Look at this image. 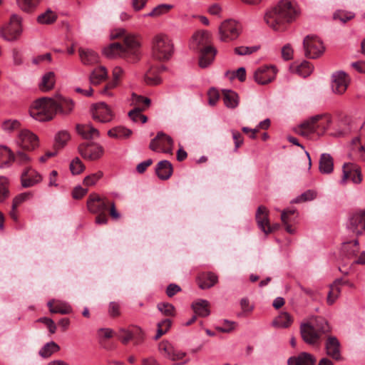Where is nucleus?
<instances>
[{"mask_svg":"<svg viewBox=\"0 0 365 365\" xmlns=\"http://www.w3.org/2000/svg\"><path fill=\"white\" fill-rule=\"evenodd\" d=\"M298 15L295 5L289 0H282L264 15V21L273 30L284 31L287 23L292 22Z\"/></svg>","mask_w":365,"mask_h":365,"instance_id":"f257e3e1","label":"nucleus"},{"mask_svg":"<svg viewBox=\"0 0 365 365\" xmlns=\"http://www.w3.org/2000/svg\"><path fill=\"white\" fill-rule=\"evenodd\" d=\"M330 331L327 321L320 317H315L300 325V334L305 343L312 346H318L320 344L323 334Z\"/></svg>","mask_w":365,"mask_h":365,"instance_id":"f03ea898","label":"nucleus"},{"mask_svg":"<svg viewBox=\"0 0 365 365\" xmlns=\"http://www.w3.org/2000/svg\"><path fill=\"white\" fill-rule=\"evenodd\" d=\"M139 43L133 36L125 37L124 44L118 42L110 43L103 50V54L108 58L122 57L135 61L139 54Z\"/></svg>","mask_w":365,"mask_h":365,"instance_id":"7ed1b4c3","label":"nucleus"},{"mask_svg":"<svg viewBox=\"0 0 365 365\" xmlns=\"http://www.w3.org/2000/svg\"><path fill=\"white\" fill-rule=\"evenodd\" d=\"M57 112V101L43 97L36 100L29 109L30 115L35 120L44 122L53 118Z\"/></svg>","mask_w":365,"mask_h":365,"instance_id":"20e7f679","label":"nucleus"},{"mask_svg":"<svg viewBox=\"0 0 365 365\" xmlns=\"http://www.w3.org/2000/svg\"><path fill=\"white\" fill-rule=\"evenodd\" d=\"M153 56L160 60H168L173 53V44L169 37L164 34L155 36L153 41Z\"/></svg>","mask_w":365,"mask_h":365,"instance_id":"39448f33","label":"nucleus"},{"mask_svg":"<svg viewBox=\"0 0 365 365\" xmlns=\"http://www.w3.org/2000/svg\"><path fill=\"white\" fill-rule=\"evenodd\" d=\"M346 228L356 236L365 235V207L356 209L349 214Z\"/></svg>","mask_w":365,"mask_h":365,"instance_id":"423d86ee","label":"nucleus"},{"mask_svg":"<svg viewBox=\"0 0 365 365\" xmlns=\"http://www.w3.org/2000/svg\"><path fill=\"white\" fill-rule=\"evenodd\" d=\"M242 30L240 24L229 19L222 23L219 28L220 39L222 41H229L236 39Z\"/></svg>","mask_w":365,"mask_h":365,"instance_id":"0eeeda50","label":"nucleus"},{"mask_svg":"<svg viewBox=\"0 0 365 365\" xmlns=\"http://www.w3.org/2000/svg\"><path fill=\"white\" fill-rule=\"evenodd\" d=\"M305 56L310 58L319 57L324 51L322 41L316 36L308 35L303 41Z\"/></svg>","mask_w":365,"mask_h":365,"instance_id":"6e6552de","label":"nucleus"},{"mask_svg":"<svg viewBox=\"0 0 365 365\" xmlns=\"http://www.w3.org/2000/svg\"><path fill=\"white\" fill-rule=\"evenodd\" d=\"M22 19L17 14H12L9 24L1 31L2 37L7 41H14L19 38L22 32Z\"/></svg>","mask_w":365,"mask_h":365,"instance_id":"1a4fd4ad","label":"nucleus"},{"mask_svg":"<svg viewBox=\"0 0 365 365\" xmlns=\"http://www.w3.org/2000/svg\"><path fill=\"white\" fill-rule=\"evenodd\" d=\"M16 144L24 150L31 151L38 147V138L31 130L23 129L18 134Z\"/></svg>","mask_w":365,"mask_h":365,"instance_id":"9d476101","label":"nucleus"},{"mask_svg":"<svg viewBox=\"0 0 365 365\" xmlns=\"http://www.w3.org/2000/svg\"><path fill=\"white\" fill-rule=\"evenodd\" d=\"M323 118L322 115H317L311 117L304 121L295 128V132L303 136L308 138L312 133H317L319 135V127L321 125L318 122Z\"/></svg>","mask_w":365,"mask_h":365,"instance_id":"9b49d317","label":"nucleus"},{"mask_svg":"<svg viewBox=\"0 0 365 365\" xmlns=\"http://www.w3.org/2000/svg\"><path fill=\"white\" fill-rule=\"evenodd\" d=\"M78 151L84 159L96 160L103 155V148L98 143H83L78 145Z\"/></svg>","mask_w":365,"mask_h":365,"instance_id":"f8f14e48","label":"nucleus"},{"mask_svg":"<svg viewBox=\"0 0 365 365\" xmlns=\"http://www.w3.org/2000/svg\"><path fill=\"white\" fill-rule=\"evenodd\" d=\"M91 113L95 120L103 123L112 121L114 116L110 108L103 102L93 105L91 109Z\"/></svg>","mask_w":365,"mask_h":365,"instance_id":"ddd939ff","label":"nucleus"},{"mask_svg":"<svg viewBox=\"0 0 365 365\" xmlns=\"http://www.w3.org/2000/svg\"><path fill=\"white\" fill-rule=\"evenodd\" d=\"M173 144V141L171 137L163 132H159L156 137L151 140L149 148L153 151L160 150L163 153H171Z\"/></svg>","mask_w":365,"mask_h":365,"instance_id":"4468645a","label":"nucleus"},{"mask_svg":"<svg viewBox=\"0 0 365 365\" xmlns=\"http://www.w3.org/2000/svg\"><path fill=\"white\" fill-rule=\"evenodd\" d=\"M342 178L340 180V184L342 185H346L348 180H351L355 184H359L362 180L360 169L355 164L344 163L342 167Z\"/></svg>","mask_w":365,"mask_h":365,"instance_id":"2eb2a0df","label":"nucleus"},{"mask_svg":"<svg viewBox=\"0 0 365 365\" xmlns=\"http://www.w3.org/2000/svg\"><path fill=\"white\" fill-rule=\"evenodd\" d=\"M331 90L335 94L341 95L344 93L349 84L350 79L348 75L344 71H336L331 76Z\"/></svg>","mask_w":365,"mask_h":365,"instance_id":"dca6fc26","label":"nucleus"},{"mask_svg":"<svg viewBox=\"0 0 365 365\" xmlns=\"http://www.w3.org/2000/svg\"><path fill=\"white\" fill-rule=\"evenodd\" d=\"M109 205V201L105 198L100 197L96 193L90 194L87 200V208L91 213L106 212Z\"/></svg>","mask_w":365,"mask_h":365,"instance_id":"f3484780","label":"nucleus"},{"mask_svg":"<svg viewBox=\"0 0 365 365\" xmlns=\"http://www.w3.org/2000/svg\"><path fill=\"white\" fill-rule=\"evenodd\" d=\"M158 351L164 357L173 361L181 360L186 356L185 351L175 349L168 341H163L158 344Z\"/></svg>","mask_w":365,"mask_h":365,"instance_id":"a211bd4d","label":"nucleus"},{"mask_svg":"<svg viewBox=\"0 0 365 365\" xmlns=\"http://www.w3.org/2000/svg\"><path fill=\"white\" fill-rule=\"evenodd\" d=\"M277 69L273 66H264L259 68L254 73L255 81L262 85L271 82L274 78Z\"/></svg>","mask_w":365,"mask_h":365,"instance_id":"6ab92c4d","label":"nucleus"},{"mask_svg":"<svg viewBox=\"0 0 365 365\" xmlns=\"http://www.w3.org/2000/svg\"><path fill=\"white\" fill-rule=\"evenodd\" d=\"M269 211L266 207L260 205L256 212V221L259 228L266 235L272 232V229L269 222Z\"/></svg>","mask_w":365,"mask_h":365,"instance_id":"aec40b11","label":"nucleus"},{"mask_svg":"<svg viewBox=\"0 0 365 365\" xmlns=\"http://www.w3.org/2000/svg\"><path fill=\"white\" fill-rule=\"evenodd\" d=\"M211 42V34L207 31H197L192 36L190 46L193 50L199 51L200 48L205 46H212L210 43Z\"/></svg>","mask_w":365,"mask_h":365,"instance_id":"412c9836","label":"nucleus"},{"mask_svg":"<svg viewBox=\"0 0 365 365\" xmlns=\"http://www.w3.org/2000/svg\"><path fill=\"white\" fill-rule=\"evenodd\" d=\"M217 49L213 46H205L199 50L198 65L202 68L210 66L214 61Z\"/></svg>","mask_w":365,"mask_h":365,"instance_id":"4be33fe9","label":"nucleus"},{"mask_svg":"<svg viewBox=\"0 0 365 365\" xmlns=\"http://www.w3.org/2000/svg\"><path fill=\"white\" fill-rule=\"evenodd\" d=\"M326 353L333 359L340 361L341 359L340 351V343L336 337L329 336L325 344Z\"/></svg>","mask_w":365,"mask_h":365,"instance_id":"5701e85b","label":"nucleus"},{"mask_svg":"<svg viewBox=\"0 0 365 365\" xmlns=\"http://www.w3.org/2000/svg\"><path fill=\"white\" fill-rule=\"evenodd\" d=\"M197 282L200 289H210L218 282V277L212 272H202L197 277Z\"/></svg>","mask_w":365,"mask_h":365,"instance_id":"b1692460","label":"nucleus"},{"mask_svg":"<svg viewBox=\"0 0 365 365\" xmlns=\"http://www.w3.org/2000/svg\"><path fill=\"white\" fill-rule=\"evenodd\" d=\"M41 180V176L30 167L26 168L21 175V183L24 187H32Z\"/></svg>","mask_w":365,"mask_h":365,"instance_id":"393cba45","label":"nucleus"},{"mask_svg":"<svg viewBox=\"0 0 365 365\" xmlns=\"http://www.w3.org/2000/svg\"><path fill=\"white\" fill-rule=\"evenodd\" d=\"M165 70V66H153L145 73L144 80L146 84L155 86L161 83V78L159 75L161 72Z\"/></svg>","mask_w":365,"mask_h":365,"instance_id":"a878e982","label":"nucleus"},{"mask_svg":"<svg viewBox=\"0 0 365 365\" xmlns=\"http://www.w3.org/2000/svg\"><path fill=\"white\" fill-rule=\"evenodd\" d=\"M76 128L77 133L86 140L94 139L100 135L98 130L91 124H77Z\"/></svg>","mask_w":365,"mask_h":365,"instance_id":"bb28decb","label":"nucleus"},{"mask_svg":"<svg viewBox=\"0 0 365 365\" xmlns=\"http://www.w3.org/2000/svg\"><path fill=\"white\" fill-rule=\"evenodd\" d=\"M316 358L307 352H302L297 356L288 359V365H315Z\"/></svg>","mask_w":365,"mask_h":365,"instance_id":"cd10ccee","label":"nucleus"},{"mask_svg":"<svg viewBox=\"0 0 365 365\" xmlns=\"http://www.w3.org/2000/svg\"><path fill=\"white\" fill-rule=\"evenodd\" d=\"M319 170L322 174L329 175L334 170V159L329 153H322L319 160Z\"/></svg>","mask_w":365,"mask_h":365,"instance_id":"c85d7f7f","label":"nucleus"},{"mask_svg":"<svg viewBox=\"0 0 365 365\" xmlns=\"http://www.w3.org/2000/svg\"><path fill=\"white\" fill-rule=\"evenodd\" d=\"M49 311L52 314H68L72 312L71 307L66 302L50 300L47 303Z\"/></svg>","mask_w":365,"mask_h":365,"instance_id":"c756f323","label":"nucleus"},{"mask_svg":"<svg viewBox=\"0 0 365 365\" xmlns=\"http://www.w3.org/2000/svg\"><path fill=\"white\" fill-rule=\"evenodd\" d=\"M173 172L172 164L168 160L160 161L155 168L156 175L160 179L163 180L169 179Z\"/></svg>","mask_w":365,"mask_h":365,"instance_id":"7c9ffc66","label":"nucleus"},{"mask_svg":"<svg viewBox=\"0 0 365 365\" xmlns=\"http://www.w3.org/2000/svg\"><path fill=\"white\" fill-rule=\"evenodd\" d=\"M192 308L195 314L200 317L210 315V302L205 299H197L192 304Z\"/></svg>","mask_w":365,"mask_h":365,"instance_id":"2f4dec72","label":"nucleus"},{"mask_svg":"<svg viewBox=\"0 0 365 365\" xmlns=\"http://www.w3.org/2000/svg\"><path fill=\"white\" fill-rule=\"evenodd\" d=\"M56 83V75L53 71L46 73L41 78L38 84L39 89L42 91H48L54 88Z\"/></svg>","mask_w":365,"mask_h":365,"instance_id":"473e14b6","label":"nucleus"},{"mask_svg":"<svg viewBox=\"0 0 365 365\" xmlns=\"http://www.w3.org/2000/svg\"><path fill=\"white\" fill-rule=\"evenodd\" d=\"M78 51L81 61L83 64L91 65L98 62V56L93 50L80 48Z\"/></svg>","mask_w":365,"mask_h":365,"instance_id":"72a5a7b5","label":"nucleus"},{"mask_svg":"<svg viewBox=\"0 0 365 365\" xmlns=\"http://www.w3.org/2000/svg\"><path fill=\"white\" fill-rule=\"evenodd\" d=\"M359 251V245L357 240L344 243L341 247L342 255L349 259L356 256Z\"/></svg>","mask_w":365,"mask_h":365,"instance_id":"f704fd0d","label":"nucleus"},{"mask_svg":"<svg viewBox=\"0 0 365 365\" xmlns=\"http://www.w3.org/2000/svg\"><path fill=\"white\" fill-rule=\"evenodd\" d=\"M292 322V317L289 313L282 312L273 320L272 324L277 328H288Z\"/></svg>","mask_w":365,"mask_h":365,"instance_id":"c9c22d12","label":"nucleus"},{"mask_svg":"<svg viewBox=\"0 0 365 365\" xmlns=\"http://www.w3.org/2000/svg\"><path fill=\"white\" fill-rule=\"evenodd\" d=\"M223 101L225 105L229 108H235L238 106L237 94L230 90L223 91Z\"/></svg>","mask_w":365,"mask_h":365,"instance_id":"e433bc0d","label":"nucleus"},{"mask_svg":"<svg viewBox=\"0 0 365 365\" xmlns=\"http://www.w3.org/2000/svg\"><path fill=\"white\" fill-rule=\"evenodd\" d=\"M107 74V70L104 66L95 68L90 76L91 83L94 85L100 83L106 78Z\"/></svg>","mask_w":365,"mask_h":365,"instance_id":"4c0bfd02","label":"nucleus"},{"mask_svg":"<svg viewBox=\"0 0 365 365\" xmlns=\"http://www.w3.org/2000/svg\"><path fill=\"white\" fill-rule=\"evenodd\" d=\"M131 134V130L123 126H117L108 131V135L114 138H127Z\"/></svg>","mask_w":365,"mask_h":365,"instance_id":"58836bf2","label":"nucleus"},{"mask_svg":"<svg viewBox=\"0 0 365 365\" xmlns=\"http://www.w3.org/2000/svg\"><path fill=\"white\" fill-rule=\"evenodd\" d=\"M57 19L56 14L51 9L46 10L37 17V22L41 24H51Z\"/></svg>","mask_w":365,"mask_h":365,"instance_id":"ea45409f","label":"nucleus"},{"mask_svg":"<svg viewBox=\"0 0 365 365\" xmlns=\"http://www.w3.org/2000/svg\"><path fill=\"white\" fill-rule=\"evenodd\" d=\"M59 346L54 341H50L46 344L39 351V355L43 358H48L53 354L58 351Z\"/></svg>","mask_w":365,"mask_h":365,"instance_id":"a19ab883","label":"nucleus"},{"mask_svg":"<svg viewBox=\"0 0 365 365\" xmlns=\"http://www.w3.org/2000/svg\"><path fill=\"white\" fill-rule=\"evenodd\" d=\"M74 103L71 99L62 98L57 102V111L64 115L71 113L73 109Z\"/></svg>","mask_w":365,"mask_h":365,"instance_id":"79ce46f5","label":"nucleus"},{"mask_svg":"<svg viewBox=\"0 0 365 365\" xmlns=\"http://www.w3.org/2000/svg\"><path fill=\"white\" fill-rule=\"evenodd\" d=\"M11 156H10V163L16 162L19 165H26L31 161L30 156L24 151L19 150L16 153L11 151Z\"/></svg>","mask_w":365,"mask_h":365,"instance_id":"37998d69","label":"nucleus"},{"mask_svg":"<svg viewBox=\"0 0 365 365\" xmlns=\"http://www.w3.org/2000/svg\"><path fill=\"white\" fill-rule=\"evenodd\" d=\"M41 0H16L19 7L24 11L29 13L38 6Z\"/></svg>","mask_w":365,"mask_h":365,"instance_id":"c03bdc74","label":"nucleus"},{"mask_svg":"<svg viewBox=\"0 0 365 365\" xmlns=\"http://www.w3.org/2000/svg\"><path fill=\"white\" fill-rule=\"evenodd\" d=\"M71 135L67 130H61L55 135V145L58 148H63L70 140Z\"/></svg>","mask_w":365,"mask_h":365,"instance_id":"a18cd8bd","label":"nucleus"},{"mask_svg":"<svg viewBox=\"0 0 365 365\" xmlns=\"http://www.w3.org/2000/svg\"><path fill=\"white\" fill-rule=\"evenodd\" d=\"M132 102L137 106L136 108H140L145 110L150 106L151 101L147 97L133 93Z\"/></svg>","mask_w":365,"mask_h":365,"instance_id":"49530a36","label":"nucleus"},{"mask_svg":"<svg viewBox=\"0 0 365 365\" xmlns=\"http://www.w3.org/2000/svg\"><path fill=\"white\" fill-rule=\"evenodd\" d=\"M11 150L6 146L0 145V168L10 165V156Z\"/></svg>","mask_w":365,"mask_h":365,"instance_id":"de8ad7c7","label":"nucleus"},{"mask_svg":"<svg viewBox=\"0 0 365 365\" xmlns=\"http://www.w3.org/2000/svg\"><path fill=\"white\" fill-rule=\"evenodd\" d=\"M143 110V108H135L128 113V116L135 123L141 121V123H145L147 121L148 118L146 115L142 114Z\"/></svg>","mask_w":365,"mask_h":365,"instance_id":"09e8293b","label":"nucleus"},{"mask_svg":"<svg viewBox=\"0 0 365 365\" xmlns=\"http://www.w3.org/2000/svg\"><path fill=\"white\" fill-rule=\"evenodd\" d=\"M313 68V66L309 62L304 61L296 67V72L305 78L312 73Z\"/></svg>","mask_w":365,"mask_h":365,"instance_id":"8fccbe9b","label":"nucleus"},{"mask_svg":"<svg viewBox=\"0 0 365 365\" xmlns=\"http://www.w3.org/2000/svg\"><path fill=\"white\" fill-rule=\"evenodd\" d=\"M21 123L17 120H6L1 124V128L6 133H12L20 128Z\"/></svg>","mask_w":365,"mask_h":365,"instance_id":"3c124183","label":"nucleus"},{"mask_svg":"<svg viewBox=\"0 0 365 365\" xmlns=\"http://www.w3.org/2000/svg\"><path fill=\"white\" fill-rule=\"evenodd\" d=\"M85 165L78 157L73 159L69 165L70 170L73 175H79L85 170Z\"/></svg>","mask_w":365,"mask_h":365,"instance_id":"603ef678","label":"nucleus"},{"mask_svg":"<svg viewBox=\"0 0 365 365\" xmlns=\"http://www.w3.org/2000/svg\"><path fill=\"white\" fill-rule=\"evenodd\" d=\"M172 7L171 5L169 4H160L158 6L155 7L150 13L144 15L145 17L147 16H158L162 15L163 14L166 13L168 10Z\"/></svg>","mask_w":365,"mask_h":365,"instance_id":"864d4df0","label":"nucleus"},{"mask_svg":"<svg viewBox=\"0 0 365 365\" xmlns=\"http://www.w3.org/2000/svg\"><path fill=\"white\" fill-rule=\"evenodd\" d=\"M158 309L165 316L170 317L175 315V307L170 303H160L158 304Z\"/></svg>","mask_w":365,"mask_h":365,"instance_id":"5fc2aeb1","label":"nucleus"},{"mask_svg":"<svg viewBox=\"0 0 365 365\" xmlns=\"http://www.w3.org/2000/svg\"><path fill=\"white\" fill-rule=\"evenodd\" d=\"M341 293V289L339 287H335L333 285H330V290L328 293L327 296V303L329 304H332L336 299L339 297Z\"/></svg>","mask_w":365,"mask_h":365,"instance_id":"6e6d98bb","label":"nucleus"},{"mask_svg":"<svg viewBox=\"0 0 365 365\" xmlns=\"http://www.w3.org/2000/svg\"><path fill=\"white\" fill-rule=\"evenodd\" d=\"M103 176V173L98 171L96 173H93L90 175L86 176L83 180V184L86 186L94 185L96 182L100 180Z\"/></svg>","mask_w":365,"mask_h":365,"instance_id":"4d7b16f0","label":"nucleus"},{"mask_svg":"<svg viewBox=\"0 0 365 365\" xmlns=\"http://www.w3.org/2000/svg\"><path fill=\"white\" fill-rule=\"evenodd\" d=\"M317 196V193L311 190H309L299 196H298L296 199H294V202H302L309 200H314Z\"/></svg>","mask_w":365,"mask_h":365,"instance_id":"13d9d810","label":"nucleus"},{"mask_svg":"<svg viewBox=\"0 0 365 365\" xmlns=\"http://www.w3.org/2000/svg\"><path fill=\"white\" fill-rule=\"evenodd\" d=\"M351 150L352 151L357 153L359 156H362L365 153L364 147L360 144L359 137H355L351 140Z\"/></svg>","mask_w":365,"mask_h":365,"instance_id":"bf43d9fd","label":"nucleus"},{"mask_svg":"<svg viewBox=\"0 0 365 365\" xmlns=\"http://www.w3.org/2000/svg\"><path fill=\"white\" fill-rule=\"evenodd\" d=\"M322 115L323 118L318 122V124L321 125L319 127V135L323 134L331 123V118L329 115L327 114Z\"/></svg>","mask_w":365,"mask_h":365,"instance_id":"052dcab7","label":"nucleus"},{"mask_svg":"<svg viewBox=\"0 0 365 365\" xmlns=\"http://www.w3.org/2000/svg\"><path fill=\"white\" fill-rule=\"evenodd\" d=\"M258 49L257 46H239L235 48V53L240 56L251 54Z\"/></svg>","mask_w":365,"mask_h":365,"instance_id":"680f3d73","label":"nucleus"},{"mask_svg":"<svg viewBox=\"0 0 365 365\" xmlns=\"http://www.w3.org/2000/svg\"><path fill=\"white\" fill-rule=\"evenodd\" d=\"M7 180L4 177H0V202L8 196V189L6 187Z\"/></svg>","mask_w":365,"mask_h":365,"instance_id":"e2e57ef3","label":"nucleus"},{"mask_svg":"<svg viewBox=\"0 0 365 365\" xmlns=\"http://www.w3.org/2000/svg\"><path fill=\"white\" fill-rule=\"evenodd\" d=\"M334 18L345 23L354 18V14L351 12L338 11L334 14Z\"/></svg>","mask_w":365,"mask_h":365,"instance_id":"0e129e2a","label":"nucleus"},{"mask_svg":"<svg viewBox=\"0 0 365 365\" xmlns=\"http://www.w3.org/2000/svg\"><path fill=\"white\" fill-rule=\"evenodd\" d=\"M30 193L24 192L18 195L13 200V210H16L17 207L23 202L26 201L30 197Z\"/></svg>","mask_w":365,"mask_h":365,"instance_id":"69168bd1","label":"nucleus"},{"mask_svg":"<svg viewBox=\"0 0 365 365\" xmlns=\"http://www.w3.org/2000/svg\"><path fill=\"white\" fill-rule=\"evenodd\" d=\"M120 306L118 302H111L108 307V314L112 317H118L120 314Z\"/></svg>","mask_w":365,"mask_h":365,"instance_id":"338daca9","label":"nucleus"},{"mask_svg":"<svg viewBox=\"0 0 365 365\" xmlns=\"http://www.w3.org/2000/svg\"><path fill=\"white\" fill-rule=\"evenodd\" d=\"M235 322L228 320H224L221 327H217V329L220 332L229 333L235 329Z\"/></svg>","mask_w":365,"mask_h":365,"instance_id":"774afa93","label":"nucleus"}]
</instances>
